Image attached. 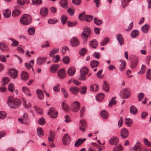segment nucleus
<instances>
[{
	"label": "nucleus",
	"instance_id": "obj_19",
	"mask_svg": "<svg viewBox=\"0 0 151 151\" xmlns=\"http://www.w3.org/2000/svg\"><path fill=\"white\" fill-rule=\"evenodd\" d=\"M138 111V110L136 107L132 105L130 108V112L131 114L133 115L136 114Z\"/></svg>",
	"mask_w": 151,
	"mask_h": 151
},
{
	"label": "nucleus",
	"instance_id": "obj_60",
	"mask_svg": "<svg viewBox=\"0 0 151 151\" xmlns=\"http://www.w3.org/2000/svg\"><path fill=\"white\" fill-rule=\"evenodd\" d=\"M93 18V17L92 16L86 15V20H85L87 22H90L92 20Z\"/></svg>",
	"mask_w": 151,
	"mask_h": 151
},
{
	"label": "nucleus",
	"instance_id": "obj_16",
	"mask_svg": "<svg viewBox=\"0 0 151 151\" xmlns=\"http://www.w3.org/2000/svg\"><path fill=\"white\" fill-rule=\"evenodd\" d=\"M86 138L79 139L77 140L75 143V146L78 147L81 145L86 140Z\"/></svg>",
	"mask_w": 151,
	"mask_h": 151
},
{
	"label": "nucleus",
	"instance_id": "obj_43",
	"mask_svg": "<svg viewBox=\"0 0 151 151\" xmlns=\"http://www.w3.org/2000/svg\"><path fill=\"white\" fill-rule=\"evenodd\" d=\"M93 21L94 23L98 25H100L103 23V21L98 19L97 18H94Z\"/></svg>",
	"mask_w": 151,
	"mask_h": 151
},
{
	"label": "nucleus",
	"instance_id": "obj_51",
	"mask_svg": "<svg viewBox=\"0 0 151 151\" xmlns=\"http://www.w3.org/2000/svg\"><path fill=\"white\" fill-rule=\"evenodd\" d=\"M35 32V29L33 27H30L28 29V34L32 35L34 34Z\"/></svg>",
	"mask_w": 151,
	"mask_h": 151
},
{
	"label": "nucleus",
	"instance_id": "obj_23",
	"mask_svg": "<svg viewBox=\"0 0 151 151\" xmlns=\"http://www.w3.org/2000/svg\"><path fill=\"white\" fill-rule=\"evenodd\" d=\"M48 9L47 8L43 7L40 10L41 15L44 16L47 14L48 12Z\"/></svg>",
	"mask_w": 151,
	"mask_h": 151
},
{
	"label": "nucleus",
	"instance_id": "obj_36",
	"mask_svg": "<svg viewBox=\"0 0 151 151\" xmlns=\"http://www.w3.org/2000/svg\"><path fill=\"white\" fill-rule=\"evenodd\" d=\"M101 116L103 118L106 119L107 118L108 114L106 111L104 110L100 112Z\"/></svg>",
	"mask_w": 151,
	"mask_h": 151
},
{
	"label": "nucleus",
	"instance_id": "obj_38",
	"mask_svg": "<svg viewBox=\"0 0 151 151\" xmlns=\"http://www.w3.org/2000/svg\"><path fill=\"white\" fill-rule=\"evenodd\" d=\"M22 89L23 92L27 95L29 96H31V95L30 93L29 90L28 88L26 87H23Z\"/></svg>",
	"mask_w": 151,
	"mask_h": 151
},
{
	"label": "nucleus",
	"instance_id": "obj_10",
	"mask_svg": "<svg viewBox=\"0 0 151 151\" xmlns=\"http://www.w3.org/2000/svg\"><path fill=\"white\" fill-rule=\"evenodd\" d=\"M10 76L14 79L16 78L17 76V71L15 69H12L8 71Z\"/></svg>",
	"mask_w": 151,
	"mask_h": 151
},
{
	"label": "nucleus",
	"instance_id": "obj_56",
	"mask_svg": "<svg viewBox=\"0 0 151 151\" xmlns=\"http://www.w3.org/2000/svg\"><path fill=\"white\" fill-rule=\"evenodd\" d=\"M63 61L65 64L69 63L70 61L69 57L68 56L64 57L63 58Z\"/></svg>",
	"mask_w": 151,
	"mask_h": 151
},
{
	"label": "nucleus",
	"instance_id": "obj_15",
	"mask_svg": "<svg viewBox=\"0 0 151 151\" xmlns=\"http://www.w3.org/2000/svg\"><path fill=\"white\" fill-rule=\"evenodd\" d=\"M0 49L4 51H7L9 50L8 46L4 43H0Z\"/></svg>",
	"mask_w": 151,
	"mask_h": 151
},
{
	"label": "nucleus",
	"instance_id": "obj_1",
	"mask_svg": "<svg viewBox=\"0 0 151 151\" xmlns=\"http://www.w3.org/2000/svg\"><path fill=\"white\" fill-rule=\"evenodd\" d=\"M21 100L12 96L9 97L7 100L8 106L11 108L16 109L19 107L21 104Z\"/></svg>",
	"mask_w": 151,
	"mask_h": 151
},
{
	"label": "nucleus",
	"instance_id": "obj_20",
	"mask_svg": "<svg viewBox=\"0 0 151 151\" xmlns=\"http://www.w3.org/2000/svg\"><path fill=\"white\" fill-rule=\"evenodd\" d=\"M59 65L58 64H54L52 65L50 68V70L51 72L55 73L59 68Z\"/></svg>",
	"mask_w": 151,
	"mask_h": 151
},
{
	"label": "nucleus",
	"instance_id": "obj_22",
	"mask_svg": "<svg viewBox=\"0 0 151 151\" xmlns=\"http://www.w3.org/2000/svg\"><path fill=\"white\" fill-rule=\"evenodd\" d=\"M62 108L63 110L66 112H68L69 111V107L68 104L63 102L61 104Z\"/></svg>",
	"mask_w": 151,
	"mask_h": 151
},
{
	"label": "nucleus",
	"instance_id": "obj_33",
	"mask_svg": "<svg viewBox=\"0 0 151 151\" xmlns=\"http://www.w3.org/2000/svg\"><path fill=\"white\" fill-rule=\"evenodd\" d=\"M149 28V25L148 24H146L142 27L141 29L143 32L146 33L147 32Z\"/></svg>",
	"mask_w": 151,
	"mask_h": 151
},
{
	"label": "nucleus",
	"instance_id": "obj_62",
	"mask_svg": "<svg viewBox=\"0 0 151 151\" xmlns=\"http://www.w3.org/2000/svg\"><path fill=\"white\" fill-rule=\"evenodd\" d=\"M146 62L147 64L150 67H151L150 64V62H151V56H149L147 57L146 59Z\"/></svg>",
	"mask_w": 151,
	"mask_h": 151
},
{
	"label": "nucleus",
	"instance_id": "obj_35",
	"mask_svg": "<svg viewBox=\"0 0 151 151\" xmlns=\"http://www.w3.org/2000/svg\"><path fill=\"white\" fill-rule=\"evenodd\" d=\"M103 90L106 91H108L109 90V86L108 83L106 81H104L103 86Z\"/></svg>",
	"mask_w": 151,
	"mask_h": 151
},
{
	"label": "nucleus",
	"instance_id": "obj_11",
	"mask_svg": "<svg viewBox=\"0 0 151 151\" xmlns=\"http://www.w3.org/2000/svg\"><path fill=\"white\" fill-rule=\"evenodd\" d=\"M70 141V138L68 134H66L63 138V143L64 145H67L69 144Z\"/></svg>",
	"mask_w": 151,
	"mask_h": 151
},
{
	"label": "nucleus",
	"instance_id": "obj_49",
	"mask_svg": "<svg viewBox=\"0 0 151 151\" xmlns=\"http://www.w3.org/2000/svg\"><path fill=\"white\" fill-rule=\"evenodd\" d=\"M88 71V69L86 67L82 68L80 70V73H83L85 74H87Z\"/></svg>",
	"mask_w": 151,
	"mask_h": 151
},
{
	"label": "nucleus",
	"instance_id": "obj_31",
	"mask_svg": "<svg viewBox=\"0 0 151 151\" xmlns=\"http://www.w3.org/2000/svg\"><path fill=\"white\" fill-rule=\"evenodd\" d=\"M67 72L69 75L70 76H73L75 73V69L73 67H70L68 69Z\"/></svg>",
	"mask_w": 151,
	"mask_h": 151
},
{
	"label": "nucleus",
	"instance_id": "obj_7",
	"mask_svg": "<svg viewBox=\"0 0 151 151\" xmlns=\"http://www.w3.org/2000/svg\"><path fill=\"white\" fill-rule=\"evenodd\" d=\"M18 120L22 123L27 124L29 120L27 114L25 113L24 114L22 117L18 119Z\"/></svg>",
	"mask_w": 151,
	"mask_h": 151
},
{
	"label": "nucleus",
	"instance_id": "obj_48",
	"mask_svg": "<svg viewBox=\"0 0 151 151\" xmlns=\"http://www.w3.org/2000/svg\"><path fill=\"white\" fill-rule=\"evenodd\" d=\"M86 15H85V13L83 12L79 15L78 18L81 20H86Z\"/></svg>",
	"mask_w": 151,
	"mask_h": 151
},
{
	"label": "nucleus",
	"instance_id": "obj_44",
	"mask_svg": "<svg viewBox=\"0 0 151 151\" xmlns=\"http://www.w3.org/2000/svg\"><path fill=\"white\" fill-rule=\"evenodd\" d=\"M20 11L17 9L14 10L12 12V15L14 17H16L20 14Z\"/></svg>",
	"mask_w": 151,
	"mask_h": 151
},
{
	"label": "nucleus",
	"instance_id": "obj_4",
	"mask_svg": "<svg viewBox=\"0 0 151 151\" xmlns=\"http://www.w3.org/2000/svg\"><path fill=\"white\" fill-rule=\"evenodd\" d=\"M80 105L78 101H75L70 106L71 110L74 112L78 111L80 108Z\"/></svg>",
	"mask_w": 151,
	"mask_h": 151
},
{
	"label": "nucleus",
	"instance_id": "obj_25",
	"mask_svg": "<svg viewBox=\"0 0 151 151\" xmlns=\"http://www.w3.org/2000/svg\"><path fill=\"white\" fill-rule=\"evenodd\" d=\"M119 142L118 139L116 137H113L109 140V143L111 145H115Z\"/></svg>",
	"mask_w": 151,
	"mask_h": 151
},
{
	"label": "nucleus",
	"instance_id": "obj_41",
	"mask_svg": "<svg viewBox=\"0 0 151 151\" xmlns=\"http://www.w3.org/2000/svg\"><path fill=\"white\" fill-rule=\"evenodd\" d=\"M90 44L91 47L95 48L97 46L98 43L96 40H93L91 42Z\"/></svg>",
	"mask_w": 151,
	"mask_h": 151
},
{
	"label": "nucleus",
	"instance_id": "obj_40",
	"mask_svg": "<svg viewBox=\"0 0 151 151\" xmlns=\"http://www.w3.org/2000/svg\"><path fill=\"white\" fill-rule=\"evenodd\" d=\"M116 97H113L111 99L110 101L109 104V106L111 107L113 105H114L116 104L117 101L114 100L116 99Z\"/></svg>",
	"mask_w": 151,
	"mask_h": 151
},
{
	"label": "nucleus",
	"instance_id": "obj_28",
	"mask_svg": "<svg viewBox=\"0 0 151 151\" xmlns=\"http://www.w3.org/2000/svg\"><path fill=\"white\" fill-rule=\"evenodd\" d=\"M116 38L120 45H122L123 44L124 41L121 35L120 34H118L117 35Z\"/></svg>",
	"mask_w": 151,
	"mask_h": 151
},
{
	"label": "nucleus",
	"instance_id": "obj_29",
	"mask_svg": "<svg viewBox=\"0 0 151 151\" xmlns=\"http://www.w3.org/2000/svg\"><path fill=\"white\" fill-rule=\"evenodd\" d=\"M3 15L6 18L9 17L11 15V12L9 9H7L4 10L3 12Z\"/></svg>",
	"mask_w": 151,
	"mask_h": 151
},
{
	"label": "nucleus",
	"instance_id": "obj_58",
	"mask_svg": "<svg viewBox=\"0 0 151 151\" xmlns=\"http://www.w3.org/2000/svg\"><path fill=\"white\" fill-rule=\"evenodd\" d=\"M59 49L58 48L56 50L53 49L51 51L49 55L50 56H52L55 53L58 52H59Z\"/></svg>",
	"mask_w": 151,
	"mask_h": 151
},
{
	"label": "nucleus",
	"instance_id": "obj_64",
	"mask_svg": "<svg viewBox=\"0 0 151 151\" xmlns=\"http://www.w3.org/2000/svg\"><path fill=\"white\" fill-rule=\"evenodd\" d=\"M6 116V113L4 111H0V119H4Z\"/></svg>",
	"mask_w": 151,
	"mask_h": 151
},
{
	"label": "nucleus",
	"instance_id": "obj_12",
	"mask_svg": "<svg viewBox=\"0 0 151 151\" xmlns=\"http://www.w3.org/2000/svg\"><path fill=\"white\" fill-rule=\"evenodd\" d=\"M120 135L122 137L125 138L128 136L129 132L126 129L124 128L121 130Z\"/></svg>",
	"mask_w": 151,
	"mask_h": 151
},
{
	"label": "nucleus",
	"instance_id": "obj_30",
	"mask_svg": "<svg viewBox=\"0 0 151 151\" xmlns=\"http://www.w3.org/2000/svg\"><path fill=\"white\" fill-rule=\"evenodd\" d=\"M22 100L23 102V103L24 107L25 108L29 109L31 107V105L30 103L29 102L27 103L25 100L24 98H22Z\"/></svg>",
	"mask_w": 151,
	"mask_h": 151
},
{
	"label": "nucleus",
	"instance_id": "obj_17",
	"mask_svg": "<svg viewBox=\"0 0 151 151\" xmlns=\"http://www.w3.org/2000/svg\"><path fill=\"white\" fill-rule=\"evenodd\" d=\"M70 43L73 46H76L79 44V42L77 38L74 37L71 40Z\"/></svg>",
	"mask_w": 151,
	"mask_h": 151
},
{
	"label": "nucleus",
	"instance_id": "obj_21",
	"mask_svg": "<svg viewBox=\"0 0 151 151\" xmlns=\"http://www.w3.org/2000/svg\"><path fill=\"white\" fill-rule=\"evenodd\" d=\"M70 91L75 95H76L79 91L80 89L77 87H72L70 88Z\"/></svg>",
	"mask_w": 151,
	"mask_h": 151
},
{
	"label": "nucleus",
	"instance_id": "obj_6",
	"mask_svg": "<svg viewBox=\"0 0 151 151\" xmlns=\"http://www.w3.org/2000/svg\"><path fill=\"white\" fill-rule=\"evenodd\" d=\"M48 114L51 118H55L57 116L58 112L55 111L53 108H51L49 109Z\"/></svg>",
	"mask_w": 151,
	"mask_h": 151
},
{
	"label": "nucleus",
	"instance_id": "obj_27",
	"mask_svg": "<svg viewBox=\"0 0 151 151\" xmlns=\"http://www.w3.org/2000/svg\"><path fill=\"white\" fill-rule=\"evenodd\" d=\"M21 77L23 80L27 81L29 78L28 74L27 72L23 71L22 72Z\"/></svg>",
	"mask_w": 151,
	"mask_h": 151
},
{
	"label": "nucleus",
	"instance_id": "obj_46",
	"mask_svg": "<svg viewBox=\"0 0 151 151\" xmlns=\"http://www.w3.org/2000/svg\"><path fill=\"white\" fill-rule=\"evenodd\" d=\"M109 41V39L107 37H105L103 41L101 42V45L102 46H104L108 43Z\"/></svg>",
	"mask_w": 151,
	"mask_h": 151
},
{
	"label": "nucleus",
	"instance_id": "obj_55",
	"mask_svg": "<svg viewBox=\"0 0 151 151\" xmlns=\"http://www.w3.org/2000/svg\"><path fill=\"white\" fill-rule=\"evenodd\" d=\"M139 34V32L138 30H135L133 31L131 33V35L132 37H136Z\"/></svg>",
	"mask_w": 151,
	"mask_h": 151
},
{
	"label": "nucleus",
	"instance_id": "obj_47",
	"mask_svg": "<svg viewBox=\"0 0 151 151\" xmlns=\"http://www.w3.org/2000/svg\"><path fill=\"white\" fill-rule=\"evenodd\" d=\"M146 69V68L145 66L143 65H142L141 66L140 70L138 73V74L141 75L144 74L145 72Z\"/></svg>",
	"mask_w": 151,
	"mask_h": 151
},
{
	"label": "nucleus",
	"instance_id": "obj_13",
	"mask_svg": "<svg viewBox=\"0 0 151 151\" xmlns=\"http://www.w3.org/2000/svg\"><path fill=\"white\" fill-rule=\"evenodd\" d=\"M66 73L64 69L60 70L58 72V76L59 78L61 79L65 78Z\"/></svg>",
	"mask_w": 151,
	"mask_h": 151
},
{
	"label": "nucleus",
	"instance_id": "obj_59",
	"mask_svg": "<svg viewBox=\"0 0 151 151\" xmlns=\"http://www.w3.org/2000/svg\"><path fill=\"white\" fill-rule=\"evenodd\" d=\"M9 90L11 92H13L15 89L14 85L12 83H10L8 86Z\"/></svg>",
	"mask_w": 151,
	"mask_h": 151
},
{
	"label": "nucleus",
	"instance_id": "obj_52",
	"mask_svg": "<svg viewBox=\"0 0 151 151\" xmlns=\"http://www.w3.org/2000/svg\"><path fill=\"white\" fill-rule=\"evenodd\" d=\"M126 63L124 61H123L120 65V69L121 71L124 70L125 68Z\"/></svg>",
	"mask_w": 151,
	"mask_h": 151
},
{
	"label": "nucleus",
	"instance_id": "obj_18",
	"mask_svg": "<svg viewBox=\"0 0 151 151\" xmlns=\"http://www.w3.org/2000/svg\"><path fill=\"white\" fill-rule=\"evenodd\" d=\"M47 58L46 57L44 58L42 57H38L36 60L37 63L38 65H42L45 62V61Z\"/></svg>",
	"mask_w": 151,
	"mask_h": 151
},
{
	"label": "nucleus",
	"instance_id": "obj_9",
	"mask_svg": "<svg viewBox=\"0 0 151 151\" xmlns=\"http://www.w3.org/2000/svg\"><path fill=\"white\" fill-rule=\"evenodd\" d=\"M87 127V124L86 121L84 119L81 120L80 122L79 128L82 132H84Z\"/></svg>",
	"mask_w": 151,
	"mask_h": 151
},
{
	"label": "nucleus",
	"instance_id": "obj_39",
	"mask_svg": "<svg viewBox=\"0 0 151 151\" xmlns=\"http://www.w3.org/2000/svg\"><path fill=\"white\" fill-rule=\"evenodd\" d=\"M50 134L49 135L48 140L50 142H52L55 138V134L52 131H50Z\"/></svg>",
	"mask_w": 151,
	"mask_h": 151
},
{
	"label": "nucleus",
	"instance_id": "obj_3",
	"mask_svg": "<svg viewBox=\"0 0 151 151\" xmlns=\"http://www.w3.org/2000/svg\"><path fill=\"white\" fill-rule=\"evenodd\" d=\"M120 96L122 99H127L130 96V92L129 89L126 88L122 89L120 92Z\"/></svg>",
	"mask_w": 151,
	"mask_h": 151
},
{
	"label": "nucleus",
	"instance_id": "obj_5",
	"mask_svg": "<svg viewBox=\"0 0 151 151\" xmlns=\"http://www.w3.org/2000/svg\"><path fill=\"white\" fill-rule=\"evenodd\" d=\"M91 33L90 29L88 27H86L84 29L82 33V38H87L89 37L91 34Z\"/></svg>",
	"mask_w": 151,
	"mask_h": 151
},
{
	"label": "nucleus",
	"instance_id": "obj_8",
	"mask_svg": "<svg viewBox=\"0 0 151 151\" xmlns=\"http://www.w3.org/2000/svg\"><path fill=\"white\" fill-rule=\"evenodd\" d=\"M138 62V58L137 56H134L133 58V61L131 63L130 67L132 69H134L137 66Z\"/></svg>",
	"mask_w": 151,
	"mask_h": 151
},
{
	"label": "nucleus",
	"instance_id": "obj_24",
	"mask_svg": "<svg viewBox=\"0 0 151 151\" xmlns=\"http://www.w3.org/2000/svg\"><path fill=\"white\" fill-rule=\"evenodd\" d=\"M141 145L139 143H137L134 146L133 150L134 151H140L142 150Z\"/></svg>",
	"mask_w": 151,
	"mask_h": 151
},
{
	"label": "nucleus",
	"instance_id": "obj_45",
	"mask_svg": "<svg viewBox=\"0 0 151 151\" xmlns=\"http://www.w3.org/2000/svg\"><path fill=\"white\" fill-rule=\"evenodd\" d=\"M37 134L39 137L42 136L44 134L43 129L41 128H38L37 129Z\"/></svg>",
	"mask_w": 151,
	"mask_h": 151
},
{
	"label": "nucleus",
	"instance_id": "obj_37",
	"mask_svg": "<svg viewBox=\"0 0 151 151\" xmlns=\"http://www.w3.org/2000/svg\"><path fill=\"white\" fill-rule=\"evenodd\" d=\"M99 64L98 61L96 60H93L90 63L91 66L93 68L98 66Z\"/></svg>",
	"mask_w": 151,
	"mask_h": 151
},
{
	"label": "nucleus",
	"instance_id": "obj_57",
	"mask_svg": "<svg viewBox=\"0 0 151 151\" xmlns=\"http://www.w3.org/2000/svg\"><path fill=\"white\" fill-rule=\"evenodd\" d=\"M123 148L122 147L121 145L116 146L114 147L113 151H121Z\"/></svg>",
	"mask_w": 151,
	"mask_h": 151
},
{
	"label": "nucleus",
	"instance_id": "obj_54",
	"mask_svg": "<svg viewBox=\"0 0 151 151\" xmlns=\"http://www.w3.org/2000/svg\"><path fill=\"white\" fill-rule=\"evenodd\" d=\"M61 20L62 24H65L67 20V17L65 15H62L61 17Z\"/></svg>",
	"mask_w": 151,
	"mask_h": 151
},
{
	"label": "nucleus",
	"instance_id": "obj_26",
	"mask_svg": "<svg viewBox=\"0 0 151 151\" xmlns=\"http://www.w3.org/2000/svg\"><path fill=\"white\" fill-rule=\"evenodd\" d=\"M99 87L98 85L94 84L90 86V90L93 92H96L99 89Z\"/></svg>",
	"mask_w": 151,
	"mask_h": 151
},
{
	"label": "nucleus",
	"instance_id": "obj_2",
	"mask_svg": "<svg viewBox=\"0 0 151 151\" xmlns=\"http://www.w3.org/2000/svg\"><path fill=\"white\" fill-rule=\"evenodd\" d=\"M31 17L28 14H24L23 15L20 19L21 24L24 25L29 24L31 22Z\"/></svg>",
	"mask_w": 151,
	"mask_h": 151
},
{
	"label": "nucleus",
	"instance_id": "obj_32",
	"mask_svg": "<svg viewBox=\"0 0 151 151\" xmlns=\"http://www.w3.org/2000/svg\"><path fill=\"white\" fill-rule=\"evenodd\" d=\"M104 95L103 93H101L97 94L96 96V99L99 101H101L104 99Z\"/></svg>",
	"mask_w": 151,
	"mask_h": 151
},
{
	"label": "nucleus",
	"instance_id": "obj_53",
	"mask_svg": "<svg viewBox=\"0 0 151 151\" xmlns=\"http://www.w3.org/2000/svg\"><path fill=\"white\" fill-rule=\"evenodd\" d=\"M60 57L59 55H56L53 57L52 59V61L54 63H57L60 60Z\"/></svg>",
	"mask_w": 151,
	"mask_h": 151
},
{
	"label": "nucleus",
	"instance_id": "obj_14",
	"mask_svg": "<svg viewBox=\"0 0 151 151\" xmlns=\"http://www.w3.org/2000/svg\"><path fill=\"white\" fill-rule=\"evenodd\" d=\"M37 95L38 98L40 100H42L44 97L43 91L40 89H38L36 91Z\"/></svg>",
	"mask_w": 151,
	"mask_h": 151
},
{
	"label": "nucleus",
	"instance_id": "obj_42",
	"mask_svg": "<svg viewBox=\"0 0 151 151\" xmlns=\"http://www.w3.org/2000/svg\"><path fill=\"white\" fill-rule=\"evenodd\" d=\"M132 120L130 118H126L125 120L126 124L129 127H131L132 124Z\"/></svg>",
	"mask_w": 151,
	"mask_h": 151
},
{
	"label": "nucleus",
	"instance_id": "obj_34",
	"mask_svg": "<svg viewBox=\"0 0 151 151\" xmlns=\"http://www.w3.org/2000/svg\"><path fill=\"white\" fill-rule=\"evenodd\" d=\"M60 6L64 8H66L67 7L68 3L66 0H62L60 2Z\"/></svg>",
	"mask_w": 151,
	"mask_h": 151
},
{
	"label": "nucleus",
	"instance_id": "obj_61",
	"mask_svg": "<svg viewBox=\"0 0 151 151\" xmlns=\"http://www.w3.org/2000/svg\"><path fill=\"white\" fill-rule=\"evenodd\" d=\"M10 40H11L13 42V43L11 44V45L13 46H17L19 42L12 38H10Z\"/></svg>",
	"mask_w": 151,
	"mask_h": 151
},
{
	"label": "nucleus",
	"instance_id": "obj_63",
	"mask_svg": "<svg viewBox=\"0 0 151 151\" xmlns=\"http://www.w3.org/2000/svg\"><path fill=\"white\" fill-rule=\"evenodd\" d=\"M127 1H128V0H122V8H124L128 6V3Z\"/></svg>",
	"mask_w": 151,
	"mask_h": 151
},
{
	"label": "nucleus",
	"instance_id": "obj_50",
	"mask_svg": "<svg viewBox=\"0 0 151 151\" xmlns=\"http://www.w3.org/2000/svg\"><path fill=\"white\" fill-rule=\"evenodd\" d=\"M146 76L147 79L151 80V69H148L146 72Z\"/></svg>",
	"mask_w": 151,
	"mask_h": 151
}]
</instances>
